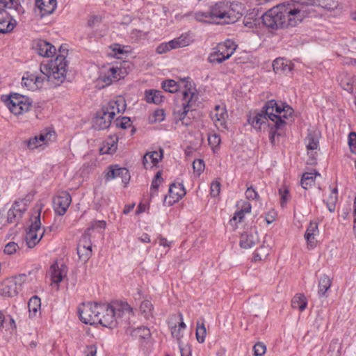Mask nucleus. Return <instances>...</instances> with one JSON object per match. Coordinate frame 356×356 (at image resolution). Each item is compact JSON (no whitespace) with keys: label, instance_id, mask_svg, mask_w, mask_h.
Here are the masks:
<instances>
[{"label":"nucleus","instance_id":"obj_1","mask_svg":"<svg viewBox=\"0 0 356 356\" xmlns=\"http://www.w3.org/2000/svg\"><path fill=\"white\" fill-rule=\"evenodd\" d=\"M67 67V62L65 56L63 54H59L55 60L40 65V74L26 72L22 78V85L31 90L42 88L46 81L58 86L65 79Z\"/></svg>","mask_w":356,"mask_h":356},{"label":"nucleus","instance_id":"obj_2","mask_svg":"<svg viewBox=\"0 0 356 356\" xmlns=\"http://www.w3.org/2000/svg\"><path fill=\"white\" fill-rule=\"evenodd\" d=\"M293 109L289 105L282 103L279 105L275 100L267 102L262 109L248 118V122L257 129H261L262 126L275 127L276 129H282L288 119L292 116Z\"/></svg>","mask_w":356,"mask_h":356},{"label":"nucleus","instance_id":"obj_3","mask_svg":"<svg viewBox=\"0 0 356 356\" xmlns=\"http://www.w3.org/2000/svg\"><path fill=\"white\" fill-rule=\"evenodd\" d=\"M307 17L305 10L295 5L280 4L274 6L262 16L265 26L270 29H278L289 26H295Z\"/></svg>","mask_w":356,"mask_h":356},{"label":"nucleus","instance_id":"obj_4","mask_svg":"<svg viewBox=\"0 0 356 356\" xmlns=\"http://www.w3.org/2000/svg\"><path fill=\"white\" fill-rule=\"evenodd\" d=\"M245 13L243 4L237 1H221L210 6L211 20H222L220 23L229 24L236 22Z\"/></svg>","mask_w":356,"mask_h":356},{"label":"nucleus","instance_id":"obj_5","mask_svg":"<svg viewBox=\"0 0 356 356\" xmlns=\"http://www.w3.org/2000/svg\"><path fill=\"white\" fill-rule=\"evenodd\" d=\"M237 45L230 40H227L225 42L219 43L215 48L213 49L207 58L209 63L211 64H220L225 60L229 59L234 53Z\"/></svg>","mask_w":356,"mask_h":356},{"label":"nucleus","instance_id":"obj_6","mask_svg":"<svg viewBox=\"0 0 356 356\" xmlns=\"http://www.w3.org/2000/svg\"><path fill=\"white\" fill-rule=\"evenodd\" d=\"M5 102L10 112L16 115L28 112L33 104V101L29 97L19 93L10 94Z\"/></svg>","mask_w":356,"mask_h":356},{"label":"nucleus","instance_id":"obj_7","mask_svg":"<svg viewBox=\"0 0 356 356\" xmlns=\"http://www.w3.org/2000/svg\"><path fill=\"white\" fill-rule=\"evenodd\" d=\"M103 304L88 302L83 304L81 308L79 309L80 320L85 324H98L101 312L104 311Z\"/></svg>","mask_w":356,"mask_h":356},{"label":"nucleus","instance_id":"obj_8","mask_svg":"<svg viewBox=\"0 0 356 356\" xmlns=\"http://www.w3.org/2000/svg\"><path fill=\"white\" fill-rule=\"evenodd\" d=\"M27 277L24 274L18 275L6 280L0 285V294L6 297L16 296L22 289Z\"/></svg>","mask_w":356,"mask_h":356},{"label":"nucleus","instance_id":"obj_9","mask_svg":"<svg viewBox=\"0 0 356 356\" xmlns=\"http://www.w3.org/2000/svg\"><path fill=\"white\" fill-rule=\"evenodd\" d=\"M104 311L101 312L98 324L108 328H113L118 324V319L121 317L122 312L113 305L103 304Z\"/></svg>","mask_w":356,"mask_h":356},{"label":"nucleus","instance_id":"obj_10","mask_svg":"<svg viewBox=\"0 0 356 356\" xmlns=\"http://www.w3.org/2000/svg\"><path fill=\"white\" fill-rule=\"evenodd\" d=\"M40 210L37 216L35 217V220L30 225L28 231L26 233L25 241L29 248H33L42 239L45 230H44L40 235L38 232L40 230Z\"/></svg>","mask_w":356,"mask_h":356},{"label":"nucleus","instance_id":"obj_11","mask_svg":"<svg viewBox=\"0 0 356 356\" xmlns=\"http://www.w3.org/2000/svg\"><path fill=\"white\" fill-rule=\"evenodd\" d=\"M185 87L186 88L182 92L183 99L184 101L182 104L183 108L175 113L176 118L180 122L186 120L187 114L191 109H192L197 99L196 95L192 91L191 87L188 88V83L185 84Z\"/></svg>","mask_w":356,"mask_h":356},{"label":"nucleus","instance_id":"obj_12","mask_svg":"<svg viewBox=\"0 0 356 356\" xmlns=\"http://www.w3.org/2000/svg\"><path fill=\"white\" fill-rule=\"evenodd\" d=\"M27 209V201L24 199L15 200L7 212V224L18 222Z\"/></svg>","mask_w":356,"mask_h":356},{"label":"nucleus","instance_id":"obj_13","mask_svg":"<svg viewBox=\"0 0 356 356\" xmlns=\"http://www.w3.org/2000/svg\"><path fill=\"white\" fill-rule=\"evenodd\" d=\"M72 202L71 195L66 191H61L54 197L53 204L55 212L63 216L67 211Z\"/></svg>","mask_w":356,"mask_h":356},{"label":"nucleus","instance_id":"obj_14","mask_svg":"<svg viewBox=\"0 0 356 356\" xmlns=\"http://www.w3.org/2000/svg\"><path fill=\"white\" fill-rule=\"evenodd\" d=\"M126 108L125 100L121 97L116 100L110 101L107 105L104 106L101 109L109 115L113 120L117 113H123Z\"/></svg>","mask_w":356,"mask_h":356},{"label":"nucleus","instance_id":"obj_15","mask_svg":"<svg viewBox=\"0 0 356 356\" xmlns=\"http://www.w3.org/2000/svg\"><path fill=\"white\" fill-rule=\"evenodd\" d=\"M319 133L314 131H309L305 138L306 147L308 151H312V152H308L309 155V163L312 165L315 163L316 154L313 153L312 151L317 149L319 145Z\"/></svg>","mask_w":356,"mask_h":356},{"label":"nucleus","instance_id":"obj_16","mask_svg":"<svg viewBox=\"0 0 356 356\" xmlns=\"http://www.w3.org/2000/svg\"><path fill=\"white\" fill-rule=\"evenodd\" d=\"M120 177L122 179V182L124 184V186L129 182L130 175L127 168H118V166H110L108 171L105 175L106 181Z\"/></svg>","mask_w":356,"mask_h":356},{"label":"nucleus","instance_id":"obj_17","mask_svg":"<svg viewBox=\"0 0 356 356\" xmlns=\"http://www.w3.org/2000/svg\"><path fill=\"white\" fill-rule=\"evenodd\" d=\"M211 115L216 127L218 129L222 130L226 129L227 113L225 106L216 105L215 106L214 113H211Z\"/></svg>","mask_w":356,"mask_h":356},{"label":"nucleus","instance_id":"obj_18","mask_svg":"<svg viewBox=\"0 0 356 356\" xmlns=\"http://www.w3.org/2000/svg\"><path fill=\"white\" fill-rule=\"evenodd\" d=\"M259 241L256 229L251 228L241 235L240 245L242 248L248 249L253 247Z\"/></svg>","mask_w":356,"mask_h":356},{"label":"nucleus","instance_id":"obj_19","mask_svg":"<svg viewBox=\"0 0 356 356\" xmlns=\"http://www.w3.org/2000/svg\"><path fill=\"white\" fill-rule=\"evenodd\" d=\"M34 48L37 53L43 57H51L56 53L55 47L51 43L42 40L37 41Z\"/></svg>","mask_w":356,"mask_h":356},{"label":"nucleus","instance_id":"obj_20","mask_svg":"<svg viewBox=\"0 0 356 356\" xmlns=\"http://www.w3.org/2000/svg\"><path fill=\"white\" fill-rule=\"evenodd\" d=\"M112 119L103 110L99 111L93 121V127L96 129H106L111 124Z\"/></svg>","mask_w":356,"mask_h":356},{"label":"nucleus","instance_id":"obj_21","mask_svg":"<svg viewBox=\"0 0 356 356\" xmlns=\"http://www.w3.org/2000/svg\"><path fill=\"white\" fill-rule=\"evenodd\" d=\"M163 157V150L159 152L154 151L152 152L146 153L143 158V163L144 167L147 168H152L161 160Z\"/></svg>","mask_w":356,"mask_h":356},{"label":"nucleus","instance_id":"obj_22","mask_svg":"<svg viewBox=\"0 0 356 356\" xmlns=\"http://www.w3.org/2000/svg\"><path fill=\"white\" fill-rule=\"evenodd\" d=\"M50 269L52 283L58 284L67 275V268L63 264L59 267L57 262H55L51 266Z\"/></svg>","mask_w":356,"mask_h":356},{"label":"nucleus","instance_id":"obj_23","mask_svg":"<svg viewBox=\"0 0 356 356\" xmlns=\"http://www.w3.org/2000/svg\"><path fill=\"white\" fill-rule=\"evenodd\" d=\"M35 5L40 9L41 15L51 14L56 8V0H35Z\"/></svg>","mask_w":356,"mask_h":356},{"label":"nucleus","instance_id":"obj_24","mask_svg":"<svg viewBox=\"0 0 356 356\" xmlns=\"http://www.w3.org/2000/svg\"><path fill=\"white\" fill-rule=\"evenodd\" d=\"M318 224L316 222H311L306 230L305 238L307 240L308 245L311 248L315 246V236L318 234Z\"/></svg>","mask_w":356,"mask_h":356},{"label":"nucleus","instance_id":"obj_25","mask_svg":"<svg viewBox=\"0 0 356 356\" xmlns=\"http://www.w3.org/2000/svg\"><path fill=\"white\" fill-rule=\"evenodd\" d=\"M340 85L343 90L353 93L356 88V77L348 74L341 75Z\"/></svg>","mask_w":356,"mask_h":356},{"label":"nucleus","instance_id":"obj_26","mask_svg":"<svg viewBox=\"0 0 356 356\" xmlns=\"http://www.w3.org/2000/svg\"><path fill=\"white\" fill-rule=\"evenodd\" d=\"M186 195V191L182 184H172L169 188V195L174 202L179 201Z\"/></svg>","mask_w":356,"mask_h":356},{"label":"nucleus","instance_id":"obj_27","mask_svg":"<svg viewBox=\"0 0 356 356\" xmlns=\"http://www.w3.org/2000/svg\"><path fill=\"white\" fill-rule=\"evenodd\" d=\"M50 133L41 134L39 136H35L27 141V145L30 149H35L41 146L44 143L50 140Z\"/></svg>","mask_w":356,"mask_h":356},{"label":"nucleus","instance_id":"obj_28","mask_svg":"<svg viewBox=\"0 0 356 356\" xmlns=\"http://www.w3.org/2000/svg\"><path fill=\"white\" fill-rule=\"evenodd\" d=\"M193 42V36L188 33H183L179 37L171 40V44L175 46V49L188 46Z\"/></svg>","mask_w":356,"mask_h":356},{"label":"nucleus","instance_id":"obj_29","mask_svg":"<svg viewBox=\"0 0 356 356\" xmlns=\"http://www.w3.org/2000/svg\"><path fill=\"white\" fill-rule=\"evenodd\" d=\"M95 229V226H90L82 235L77 247L83 248L86 250H92V243L90 238V232Z\"/></svg>","mask_w":356,"mask_h":356},{"label":"nucleus","instance_id":"obj_30","mask_svg":"<svg viewBox=\"0 0 356 356\" xmlns=\"http://www.w3.org/2000/svg\"><path fill=\"white\" fill-rule=\"evenodd\" d=\"M332 285L331 279L326 275H323L321 277L318 281V294L320 297L325 296V293L330 289Z\"/></svg>","mask_w":356,"mask_h":356},{"label":"nucleus","instance_id":"obj_31","mask_svg":"<svg viewBox=\"0 0 356 356\" xmlns=\"http://www.w3.org/2000/svg\"><path fill=\"white\" fill-rule=\"evenodd\" d=\"M145 100L147 103L159 104L163 102L161 92L156 90H149L145 91Z\"/></svg>","mask_w":356,"mask_h":356},{"label":"nucleus","instance_id":"obj_32","mask_svg":"<svg viewBox=\"0 0 356 356\" xmlns=\"http://www.w3.org/2000/svg\"><path fill=\"white\" fill-rule=\"evenodd\" d=\"M16 26V21L10 17L0 19V33H6L12 31Z\"/></svg>","mask_w":356,"mask_h":356},{"label":"nucleus","instance_id":"obj_33","mask_svg":"<svg viewBox=\"0 0 356 356\" xmlns=\"http://www.w3.org/2000/svg\"><path fill=\"white\" fill-rule=\"evenodd\" d=\"M273 68L275 73L291 72V67L283 58H276L273 63Z\"/></svg>","mask_w":356,"mask_h":356},{"label":"nucleus","instance_id":"obj_34","mask_svg":"<svg viewBox=\"0 0 356 356\" xmlns=\"http://www.w3.org/2000/svg\"><path fill=\"white\" fill-rule=\"evenodd\" d=\"M6 8L14 9L19 12L22 6L18 0H0V13H3Z\"/></svg>","mask_w":356,"mask_h":356},{"label":"nucleus","instance_id":"obj_35","mask_svg":"<svg viewBox=\"0 0 356 356\" xmlns=\"http://www.w3.org/2000/svg\"><path fill=\"white\" fill-rule=\"evenodd\" d=\"M306 298L302 294L296 295L291 300V307L293 309H298L300 311H303L307 307Z\"/></svg>","mask_w":356,"mask_h":356},{"label":"nucleus","instance_id":"obj_36","mask_svg":"<svg viewBox=\"0 0 356 356\" xmlns=\"http://www.w3.org/2000/svg\"><path fill=\"white\" fill-rule=\"evenodd\" d=\"M153 309L154 307L150 301L144 300L141 302L140 311L145 318L149 319L153 318Z\"/></svg>","mask_w":356,"mask_h":356},{"label":"nucleus","instance_id":"obj_37","mask_svg":"<svg viewBox=\"0 0 356 356\" xmlns=\"http://www.w3.org/2000/svg\"><path fill=\"white\" fill-rule=\"evenodd\" d=\"M316 175H320V174L314 171V172H305L302 175V179H301V186L304 189H307V188L314 183V178Z\"/></svg>","mask_w":356,"mask_h":356},{"label":"nucleus","instance_id":"obj_38","mask_svg":"<svg viewBox=\"0 0 356 356\" xmlns=\"http://www.w3.org/2000/svg\"><path fill=\"white\" fill-rule=\"evenodd\" d=\"M41 307L40 299L37 296H33L28 302L29 311L31 315L35 316Z\"/></svg>","mask_w":356,"mask_h":356},{"label":"nucleus","instance_id":"obj_39","mask_svg":"<svg viewBox=\"0 0 356 356\" xmlns=\"http://www.w3.org/2000/svg\"><path fill=\"white\" fill-rule=\"evenodd\" d=\"M207 334V330L204 325V320L202 319V322L197 321V327H196V339L199 343H203L205 340Z\"/></svg>","mask_w":356,"mask_h":356},{"label":"nucleus","instance_id":"obj_40","mask_svg":"<svg viewBox=\"0 0 356 356\" xmlns=\"http://www.w3.org/2000/svg\"><path fill=\"white\" fill-rule=\"evenodd\" d=\"M318 6L323 9L332 11L338 7V2L335 0H316V3Z\"/></svg>","mask_w":356,"mask_h":356},{"label":"nucleus","instance_id":"obj_41","mask_svg":"<svg viewBox=\"0 0 356 356\" xmlns=\"http://www.w3.org/2000/svg\"><path fill=\"white\" fill-rule=\"evenodd\" d=\"M132 337H138L141 339H147L150 335L149 330L146 327H140L136 329H134L131 333Z\"/></svg>","mask_w":356,"mask_h":356},{"label":"nucleus","instance_id":"obj_42","mask_svg":"<svg viewBox=\"0 0 356 356\" xmlns=\"http://www.w3.org/2000/svg\"><path fill=\"white\" fill-rule=\"evenodd\" d=\"M270 248L268 246L261 245L254 253V260L261 261L265 259L268 255Z\"/></svg>","mask_w":356,"mask_h":356},{"label":"nucleus","instance_id":"obj_43","mask_svg":"<svg viewBox=\"0 0 356 356\" xmlns=\"http://www.w3.org/2000/svg\"><path fill=\"white\" fill-rule=\"evenodd\" d=\"M162 88L165 91L175 93L179 89V85L174 80H167L162 83Z\"/></svg>","mask_w":356,"mask_h":356},{"label":"nucleus","instance_id":"obj_44","mask_svg":"<svg viewBox=\"0 0 356 356\" xmlns=\"http://www.w3.org/2000/svg\"><path fill=\"white\" fill-rule=\"evenodd\" d=\"M194 17L197 21L209 22L211 20V15L210 14V7L207 11H198L194 14Z\"/></svg>","mask_w":356,"mask_h":356},{"label":"nucleus","instance_id":"obj_45","mask_svg":"<svg viewBox=\"0 0 356 356\" xmlns=\"http://www.w3.org/2000/svg\"><path fill=\"white\" fill-rule=\"evenodd\" d=\"M259 19L254 17L253 14H249L245 16L243 19V24L246 27L253 28L259 24Z\"/></svg>","mask_w":356,"mask_h":356},{"label":"nucleus","instance_id":"obj_46","mask_svg":"<svg viewBox=\"0 0 356 356\" xmlns=\"http://www.w3.org/2000/svg\"><path fill=\"white\" fill-rule=\"evenodd\" d=\"M76 250L79 259L83 262H86L92 255V250L77 247Z\"/></svg>","mask_w":356,"mask_h":356},{"label":"nucleus","instance_id":"obj_47","mask_svg":"<svg viewBox=\"0 0 356 356\" xmlns=\"http://www.w3.org/2000/svg\"><path fill=\"white\" fill-rule=\"evenodd\" d=\"M163 181V178L161 176V172L159 171L156 174L154 179L152 180L151 185V195H153V193L156 192L158 189L159 185Z\"/></svg>","mask_w":356,"mask_h":356},{"label":"nucleus","instance_id":"obj_48","mask_svg":"<svg viewBox=\"0 0 356 356\" xmlns=\"http://www.w3.org/2000/svg\"><path fill=\"white\" fill-rule=\"evenodd\" d=\"M165 119V113L163 109H157L156 110L152 116L149 117V122L152 123L154 122H162Z\"/></svg>","mask_w":356,"mask_h":356},{"label":"nucleus","instance_id":"obj_49","mask_svg":"<svg viewBox=\"0 0 356 356\" xmlns=\"http://www.w3.org/2000/svg\"><path fill=\"white\" fill-rule=\"evenodd\" d=\"M175 46L173 44H171V40L168 42L161 43L159 44L156 49V51L157 54H165L167 51L174 49Z\"/></svg>","mask_w":356,"mask_h":356},{"label":"nucleus","instance_id":"obj_50","mask_svg":"<svg viewBox=\"0 0 356 356\" xmlns=\"http://www.w3.org/2000/svg\"><path fill=\"white\" fill-rule=\"evenodd\" d=\"M114 124L117 127L125 129L131 126V120L130 118L127 117H124L121 120L117 118L116 120L114 121Z\"/></svg>","mask_w":356,"mask_h":356},{"label":"nucleus","instance_id":"obj_51","mask_svg":"<svg viewBox=\"0 0 356 356\" xmlns=\"http://www.w3.org/2000/svg\"><path fill=\"white\" fill-rule=\"evenodd\" d=\"M204 167V163L202 159L195 160L193 163L194 172H196L198 175H200L203 172Z\"/></svg>","mask_w":356,"mask_h":356},{"label":"nucleus","instance_id":"obj_52","mask_svg":"<svg viewBox=\"0 0 356 356\" xmlns=\"http://www.w3.org/2000/svg\"><path fill=\"white\" fill-rule=\"evenodd\" d=\"M19 248L18 244L15 242H9L5 245L3 252L6 254H13L16 252Z\"/></svg>","mask_w":356,"mask_h":356},{"label":"nucleus","instance_id":"obj_53","mask_svg":"<svg viewBox=\"0 0 356 356\" xmlns=\"http://www.w3.org/2000/svg\"><path fill=\"white\" fill-rule=\"evenodd\" d=\"M254 354L255 356H262L265 354L266 348L263 343H257L253 347Z\"/></svg>","mask_w":356,"mask_h":356},{"label":"nucleus","instance_id":"obj_54","mask_svg":"<svg viewBox=\"0 0 356 356\" xmlns=\"http://www.w3.org/2000/svg\"><path fill=\"white\" fill-rule=\"evenodd\" d=\"M348 145L350 152L356 154V134L350 132L348 135Z\"/></svg>","mask_w":356,"mask_h":356},{"label":"nucleus","instance_id":"obj_55","mask_svg":"<svg viewBox=\"0 0 356 356\" xmlns=\"http://www.w3.org/2000/svg\"><path fill=\"white\" fill-rule=\"evenodd\" d=\"M112 54L117 58H120V55H122L125 53V51L119 44H114L111 46Z\"/></svg>","mask_w":356,"mask_h":356},{"label":"nucleus","instance_id":"obj_56","mask_svg":"<svg viewBox=\"0 0 356 356\" xmlns=\"http://www.w3.org/2000/svg\"><path fill=\"white\" fill-rule=\"evenodd\" d=\"M220 191V183L218 181H213L211 184V195L217 197Z\"/></svg>","mask_w":356,"mask_h":356},{"label":"nucleus","instance_id":"obj_57","mask_svg":"<svg viewBox=\"0 0 356 356\" xmlns=\"http://www.w3.org/2000/svg\"><path fill=\"white\" fill-rule=\"evenodd\" d=\"M246 198L248 200H257L259 198V195L255 189L252 187H248L245 191Z\"/></svg>","mask_w":356,"mask_h":356},{"label":"nucleus","instance_id":"obj_58","mask_svg":"<svg viewBox=\"0 0 356 356\" xmlns=\"http://www.w3.org/2000/svg\"><path fill=\"white\" fill-rule=\"evenodd\" d=\"M238 206L241 207L239 211L244 213H250L251 211L252 206H251L250 203H249L248 202H245V201L238 202Z\"/></svg>","mask_w":356,"mask_h":356},{"label":"nucleus","instance_id":"obj_59","mask_svg":"<svg viewBox=\"0 0 356 356\" xmlns=\"http://www.w3.org/2000/svg\"><path fill=\"white\" fill-rule=\"evenodd\" d=\"M279 193L281 196V206L284 207L288 201L289 191L286 188L284 190L280 189Z\"/></svg>","mask_w":356,"mask_h":356},{"label":"nucleus","instance_id":"obj_60","mask_svg":"<svg viewBox=\"0 0 356 356\" xmlns=\"http://www.w3.org/2000/svg\"><path fill=\"white\" fill-rule=\"evenodd\" d=\"M297 3L301 6H298L297 7H299L300 8H302L303 10L307 11L306 10H304V5L309 6V5H314L316 3V0H296ZM307 15H308L307 12H306Z\"/></svg>","mask_w":356,"mask_h":356},{"label":"nucleus","instance_id":"obj_61","mask_svg":"<svg viewBox=\"0 0 356 356\" xmlns=\"http://www.w3.org/2000/svg\"><path fill=\"white\" fill-rule=\"evenodd\" d=\"M337 201V188H334L332 190L331 194L327 199V202H330V203L336 204Z\"/></svg>","mask_w":356,"mask_h":356},{"label":"nucleus","instance_id":"obj_62","mask_svg":"<svg viewBox=\"0 0 356 356\" xmlns=\"http://www.w3.org/2000/svg\"><path fill=\"white\" fill-rule=\"evenodd\" d=\"M115 307L120 309V311L122 312V313L124 311H128V312L132 311V308L130 307V305L127 302H121L120 305H117L116 306H115Z\"/></svg>","mask_w":356,"mask_h":356},{"label":"nucleus","instance_id":"obj_63","mask_svg":"<svg viewBox=\"0 0 356 356\" xmlns=\"http://www.w3.org/2000/svg\"><path fill=\"white\" fill-rule=\"evenodd\" d=\"M270 128V131L269 132V138L270 140V143L274 145L275 144V136L277 135V130L275 127H268Z\"/></svg>","mask_w":356,"mask_h":356},{"label":"nucleus","instance_id":"obj_64","mask_svg":"<svg viewBox=\"0 0 356 356\" xmlns=\"http://www.w3.org/2000/svg\"><path fill=\"white\" fill-rule=\"evenodd\" d=\"M208 140H209V143L215 145H218L220 143V136L216 134L209 136Z\"/></svg>","mask_w":356,"mask_h":356}]
</instances>
